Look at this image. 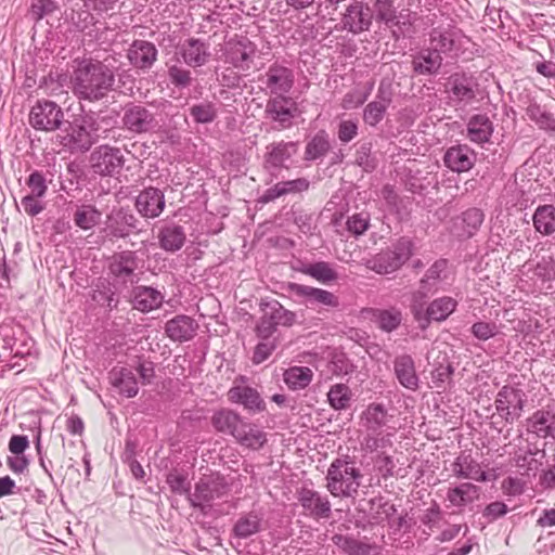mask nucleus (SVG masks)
Masks as SVG:
<instances>
[{
  "instance_id": "nucleus-28",
  "label": "nucleus",
  "mask_w": 555,
  "mask_h": 555,
  "mask_svg": "<svg viewBox=\"0 0 555 555\" xmlns=\"http://www.w3.org/2000/svg\"><path fill=\"white\" fill-rule=\"evenodd\" d=\"M310 181L305 177L296 178L293 180L280 181L275 183L273 186L268 188L260 195L258 202L260 204H268L274 202L275 199L282 196L295 195L306 192L308 191Z\"/></svg>"
},
{
  "instance_id": "nucleus-46",
  "label": "nucleus",
  "mask_w": 555,
  "mask_h": 555,
  "mask_svg": "<svg viewBox=\"0 0 555 555\" xmlns=\"http://www.w3.org/2000/svg\"><path fill=\"white\" fill-rule=\"evenodd\" d=\"M101 220L102 212L92 204L77 205L73 214L75 225L83 231L93 229Z\"/></svg>"
},
{
  "instance_id": "nucleus-49",
  "label": "nucleus",
  "mask_w": 555,
  "mask_h": 555,
  "mask_svg": "<svg viewBox=\"0 0 555 555\" xmlns=\"http://www.w3.org/2000/svg\"><path fill=\"white\" fill-rule=\"evenodd\" d=\"M260 530L261 517L255 512H249L236 520L232 528V534L238 539H248Z\"/></svg>"
},
{
  "instance_id": "nucleus-57",
  "label": "nucleus",
  "mask_w": 555,
  "mask_h": 555,
  "mask_svg": "<svg viewBox=\"0 0 555 555\" xmlns=\"http://www.w3.org/2000/svg\"><path fill=\"white\" fill-rule=\"evenodd\" d=\"M485 220V214L480 208L472 207L462 212V222L468 236H473Z\"/></svg>"
},
{
  "instance_id": "nucleus-59",
  "label": "nucleus",
  "mask_w": 555,
  "mask_h": 555,
  "mask_svg": "<svg viewBox=\"0 0 555 555\" xmlns=\"http://www.w3.org/2000/svg\"><path fill=\"white\" fill-rule=\"evenodd\" d=\"M526 113L531 120L535 121L540 126V128L555 130V119L553 115L542 109L539 104H530L527 107Z\"/></svg>"
},
{
  "instance_id": "nucleus-7",
  "label": "nucleus",
  "mask_w": 555,
  "mask_h": 555,
  "mask_svg": "<svg viewBox=\"0 0 555 555\" xmlns=\"http://www.w3.org/2000/svg\"><path fill=\"white\" fill-rule=\"evenodd\" d=\"M299 142L297 141H275L266 146L263 154V169L271 178V181L279 178L282 169H289L293 164V157L297 155Z\"/></svg>"
},
{
  "instance_id": "nucleus-47",
  "label": "nucleus",
  "mask_w": 555,
  "mask_h": 555,
  "mask_svg": "<svg viewBox=\"0 0 555 555\" xmlns=\"http://www.w3.org/2000/svg\"><path fill=\"white\" fill-rule=\"evenodd\" d=\"M296 270L300 273L311 276L322 284H330L338 279V273L332 264L326 261H317L313 263L301 264Z\"/></svg>"
},
{
  "instance_id": "nucleus-5",
  "label": "nucleus",
  "mask_w": 555,
  "mask_h": 555,
  "mask_svg": "<svg viewBox=\"0 0 555 555\" xmlns=\"http://www.w3.org/2000/svg\"><path fill=\"white\" fill-rule=\"evenodd\" d=\"M121 129L132 135L156 133L162 124L150 105L141 102H128L121 106Z\"/></svg>"
},
{
  "instance_id": "nucleus-64",
  "label": "nucleus",
  "mask_w": 555,
  "mask_h": 555,
  "mask_svg": "<svg viewBox=\"0 0 555 555\" xmlns=\"http://www.w3.org/2000/svg\"><path fill=\"white\" fill-rule=\"evenodd\" d=\"M534 274L544 282L555 281V258L543 256L535 264Z\"/></svg>"
},
{
  "instance_id": "nucleus-29",
  "label": "nucleus",
  "mask_w": 555,
  "mask_h": 555,
  "mask_svg": "<svg viewBox=\"0 0 555 555\" xmlns=\"http://www.w3.org/2000/svg\"><path fill=\"white\" fill-rule=\"evenodd\" d=\"M443 57L430 47L422 48L412 56V69L420 76H436L440 73Z\"/></svg>"
},
{
  "instance_id": "nucleus-53",
  "label": "nucleus",
  "mask_w": 555,
  "mask_h": 555,
  "mask_svg": "<svg viewBox=\"0 0 555 555\" xmlns=\"http://www.w3.org/2000/svg\"><path fill=\"white\" fill-rule=\"evenodd\" d=\"M373 315L378 327L386 333L396 331L402 322V313L396 308L377 309Z\"/></svg>"
},
{
  "instance_id": "nucleus-36",
  "label": "nucleus",
  "mask_w": 555,
  "mask_h": 555,
  "mask_svg": "<svg viewBox=\"0 0 555 555\" xmlns=\"http://www.w3.org/2000/svg\"><path fill=\"white\" fill-rule=\"evenodd\" d=\"M404 10L399 13L395 7L393 0H375L371 7L372 21L383 24L387 28H393L401 23Z\"/></svg>"
},
{
  "instance_id": "nucleus-52",
  "label": "nucleus",
  "mask_w": 555,
  "mask_h": 555,
  "mask_svg": "<svg viewBox=\"0 0 555 555\" xmlns=\"http://www.w3.org/2000/svg\"><path fill=\"white\" fill-rule=\"evenodd\" d=\"M313 372L308 366H292L283 374V380L292 390H301L309 386Z\"/></svg>"
},
{
  "instance_id": "nucleus-38",
  "label": "nucleus",
  "mask_w": 555,
  "mask_h": 555,
  "mask_svg": "<svg viewBox=\"0 0 555 555\" xmlns=\"http://www.w3.org/2000/svg\"><path fill=\"white\" fill-rule=\"evenodd\" d=\"M112 385L126 398H133L139 392L138 379L127 367H114L109 372Z\"/></svg>"
},
{
  "instance_id": "nucleus-4",
  "label": "nucleus",
  "mask_w": 555,
  "mask_h": 555,
  "mask_svg": "<svg viewBox=\"0 0 555 555\" xmlns=\"http://www.w3.org/2000/svg\"><path fill=\"white\" fill-rule=\"evenodd\" d=\"M259 307L262 314L256 323L255 334L260 340L272 338L279 325L291 327L297 322L296 313L276 299H261Z\"/></svg>"
},
{
  "instance_id": "nucleus-62",
  "label": "nucleus",
  "mask_w": 555,
  "mask_h": 555,
  "mask_svg": "<svg viewBox=\"0 0 555 555\" xmlns=\"http://www.w3.org/2000/svg\"><path fill=\"white\" fill-rule=\"evenodd\" d=\"M356 164L365 172H372L376 166V158L372 155V143H363L356 151Z\"/></svg>"
},
{
  "instance_id": "nucleus-15",
  "label": "nucleus",
  "mask_w": 555,
  "mask_h": 555,
  "mask_svg": "<svg viewBox=\"0 0 555 555\" xmlns=\"http://www.w3.org/2000/svg\"><path fill=\"white\" fill-rule=\"evenodd\" d=\"M297 500L302 514L309 518L320 520L332 516V504L326 494L304 486L297 490Z\"/></svg>"
},
{
  "instance_id": "nucleus-21",
  "label": "nucleus",
  "mask_w": 555,
  "mask_h": 555,
  "mask_svg": "<svg viewBox=\"0 0 555 555\" xmlns=\"http://www.w3.org/2000/svg\"><path fill=\"white\" fill-rule=\"evenodd\" d=\"M256 51L257 47L249 38L241 37L228 43L225 59L234 68L247 72L251 68Z\"/></svg>"
},
{
  "instance_id": "nucleus-12",
  "label": "nucleus",
  "mask_w": 555,
  "mask_h": 555,
  "mask_svg": "<svg viewBox=\"0 0 555 555\" xmlns=\"http://www.w3.org/2000/svg\"><path fill=\"white\" fill-rule=\"evenodd\" d=\"M140 220L126 207L114 208L106 216L105 232L112 238H126L133 233H140Z\"/></svg>"
},
{
  "instance_id": "nucleus-1",
  "label": "nucleus",
  "mask_w": 555,
  "mask_h": 555,
  "mask_svg": "<svg viewBox=\"0 0 555 555\" xmlns=\"http://www.w3.org/2000/svg\"><path fill=\"white\" fill-rule=\"evenodd\" d=\"M114 85L113 69L101 61L82 60L74 70L73 88L79 99L100 101L113 90Z\"/></svg>"
},
{
  "instance_id": "nucleus-43",
  "label": "nucleus",
  "mask_w": 555,
  "mask_h": 555,
  "mask_svg": "<svg viewBox=\"0 0 555 555\" xmlns=\"http://www.w3.org/2000/svg\"><path fill=\"white\" fill-rule=\"evenodd\" d=\"M241 446L260 450L268 441L267 434L256 424L243 422L237 435L234 438Z\"/></svg>"
},
{
  "instance_id": "nucleus-32",
  "label": "nucleus",
  "mask_w": 555,
  "mask_h": 555,
  "mask_svg": "<svg viewBox=\"0 0 555 555\" xmlns=\"http://www.w3.org/2000/svg\"><path fill=\"white\" fill-rule=\"evenodd\" d=\"M543 457H545V450L527 440L526 449H519V452L515 453L514 461L518 468L525 470V475L534 476L542 466Z\"/></svg>"
},
{
  "instance_id": "nucleus-3",
  "label": "nucleus",
  "mask_w": 555,
  "mask_h": 555,
  "mask_svg": "<svg viewBox=\"0 0 555 555\" xmlns=\"http://www.w3.org/2000/svg\"><path fill=\"white\" fill-rule=\"evenodd\" d=\"M414 250V240L403 235L371 258L365 259L364 266L380 275L391 274L400 270L411 259Z\"/></svg>"
},
{
  "instance_id": "nucleus-54",
  "label": "nucleus",
  "mask_w": 555,
  "mask_h": 555,
  "mask_svg": "<svg viewBox=\"0 0 555 555\" xmlns=\"http://www.w3.org/2000/svg\"><path fill=\"white\" fill-rule=\"evenodd\" d=\"M351 390L346 384H335L327 392V401L336 411L346 410L350 406Z\"/></svg>"
},
{
  "instance_id": "nucleus-35",
  "label": "nucleus",
  "mask_w": 555,
  "mask_h": 555,
  "mask_svg": "<svg viewBox=\"0 0 555 555\" xmlns=\"http://www.w3.org/2000/svg\"><path fill=\"white\" fill-rule=\"evenodd\" d=\"M164 295L152 286H135L132 289L131 302L133 308L141 312H150L162 306Z\"/></svg>"
},
{
  "instance_id": "nucleus-10",
  "label": "nucleus",
  "mask_w": 555,
  "mask_h": 555,
  "mask_svg": "<svg viewBox=\"0 0 555 555\" xmlns=\"http://www.w3.org/2000/svg\"><path fill=\"white\" fill-rule=\"evenodd\" d=\"M126 158L119 147L103 144L90 155V164L94 173L102 177H115L120 173Z\"/></svg>"
},
{
  "instance_id": "nucleus-27",
  "label": "nucleus",
  "mask_w": 555,
  "mask_h": 555,
  "mask_svg": "<svg viewBox=\"0 0 555 555\" xmlns=\"http://www.w3.org/2000/svg\"><path fill=\"white\" fill-rule=\"evenodd\" d=\"M178 50L184 64L194 68L204 66L210 57L209 44L199 38L185 39Z\"/></svg>"
},
{
  "instance_id": "nucleus-24",
  "label": "nucleus",
  "mask_w": 555,
  "mask_h": 555,
  "mask_svg": "<svg viewBox=\"0 0 555 555\" xmlns=\"http://www.w3.org/2000/svg\"><path fill=\"white\" fill-rule=\"evenodd\" d=\"M476 158V152L467 144H455L446 150L443 164L451 171L462 173L475 166Z\"/></svg>"
},
{
  "instance_id": "nucleus-42",
  "label": "nucleus",
  "mask_w": 555,
  "mask_h": 555,
  "mask_svg": "<svg viewBox=\"0 0 555 555\" xmlns=\"http://www.w3.org/2000/svg\"><path fill=\"white\" fill-rule=\"evenodd\" d=\"M332 542L347 555H377V546L354 539L351 535L335 533Z\"/></svg>"
},
{
  "instance_id": "nucleus-23",
  "label": "nucleus",
  "mask_w": 555,
  "mask_h": 555,
  "mask_svg": "<svg viewBox=\"0 0 555 555\" xmlns=\"http://www.w3.org/2000/svg\"><path fill=\"white\" fill-rule=\"evenodd\" d=\"M429 47L440 56H450L457 48V41L461 37V30L453 25L438 26L433 28L429 34Z\"/></svg>"
},
{
  "instance_id": "nucleus-26",
  "label": "nucleus",
  "mask_w": 555,
  "mask_h": 555,
  "mask_svg": "<svg viewBox=\"0 0 555 555\" xmlns=\"http://www.w3.org/2000/svg\"><path fill=\"white\" fill-rule=\"evenodd\" d=\"M164 330L171 341L186 343L195 337L198 324L190 315L178 314L165 323Z\"/></svg>"
},
{
  "instance_id": "nucleus-58",
  "label": "nucleus",
  "mask_w": 555,
  "mask_h": 555,
  "mask_svg": "<svg viewBox=\"0 0 555 555\" xmlns=\"http://www.w3.org/2000/svg\"><path fill=\"white\" fill-rule=\"evenodd\" d=\"M387 106L384 103L371 101L363 108V121L370 127H376L385 117Z\"/></svg>"
},
{
  "instance_id": "nucleus-19",
  "label": "nucleus",
  "mask_w": 555,
  "mask_h": 555,
  "mask_svg": "<svg viewBox=\"0 0 555 555\" xmlns=\"http://www.w3.org/2000/svg\"><path fill=\"white\" fill-rule=\"evenodd\" d=\"M134 207L139 215L145 219L159 217L166 207L164 191L155 186L144 188L137 195Z\"/></svg>"
},
{
  "instance_id": "nucleus-8",
  "label": "nucleus",
  "mask_w": 555,
  "mask_h": 555,
  "mask_svg": "<svg viewBox=\"0 0 555 555\" xmlns=\"http://www.w3.org/2000/svg\"><path fill=\"white\" fill-rule=\"evenodd\" d=\"M477 91V80L466 73L452 74L446 85L449 103L456 109H465L476 102Z\"/></svg>"
},
{
  "instance_id": "nucleus-22",
  "label": "nucleus",
  "mask_w": 555,
  "mask_h": 555,
  "mask_svg": "<svg viewBox=\"0 0 555 555\" xmlns=\"http://www.w3.org/2000/svg\"><path fill=\"white\" fill-rule=\"evenodd\" d=\"M158 50L156 46L147 40L135 39L127 50L129 64L143 73L149 72L157 62Z\"/></svg>"
},
{
  "instance_id": "nucleus-39",
  "label": "nucleus",
  "mask_w": 555,
  "mask_h": 555,
  "mask_svg": "<svg viewBox=\"0 0 555 555\" xmlns=\"http://www.w3.org/2000/svg\"><path fill=\"white\" fill-rule=\"evenodd\" d=\"M452 473L461 479H473L476 481H486L487 473L482 470L479 464L470 455L460 454L452 463Z\"/></svg>"
},
{
  "instance_id": "nucleus-61",
  "label": "nucleus",
  "mask_w": 555,
  "mask_h": 555,
  "mask_svg": "<svg viewBox=\"0 0 555 555\" xmlns=\"http://www.w3.org/2000/svg\"><path fill=\"white\" fill-rule=\"evenodd\" d=\"M327 369L333 375L345 376L353 371V364L344 352H335L328 361Z\"/></svg>"
},
{
  "instance_id": "nucleus-18",
  "label": "nucleus",
  "mask_w": 555,
  "mask_h": 555,
  "mask_svg": "<svg viewBox=\"0 0 555 555\" xmlns=\"http://www.w3.org/2000/svg\"><path fill=\"white\" fill-rule=\"evenodd\" d=\"M271 95H286L295 83L294 70L280 62L272 63L259 79Z\"/></svg>"
},
{
  "instance_id": "nucleus-2",
  "label": "nucleus",
  "mask_w": 555,
  "mask_h": 555,
  "mask_svg": "<svg viewBox=\"0 0 555 555\" xmlns=\"http://www.w3.org/2000/svg\"><path fill=\"white\" fill-rule=\"evenodd\" d=\"M364 475L350 455L333 460L327 468L325 481L327 491L335 498L349 499L358 494Z\"/></svg>"
},
{
  "instance_id": "nucleus-33",
  "label": "nucleus",
  "mask_w": 555,
  "mask_h": 555,
  "mask_svg": "<svg viewBox=\"0 0 555 555\" xmlns=\"http://www.w3.org/2000/svg\"><path fill=\"white\" fill-rule=\"evenodd\" d=\"M393 372L399 384L409 389L416 390L420 378L416 373L415 362L410 354H401L393 360Z\"/></svg>"
},
{
  "instance_id": "nucleus-17",
  "label": "nucleus",
  "mask_w": 555,
  "mask_h": 555,
  "mask_svg": "<svg viewBox=\"0 0 555 555\" xmlns=\"http://www.w3.org/2000/svg\"><path fill=\"white\" fill-rule=\"evenodd\" d=\"M65 125L68 126L65 128L67 131L65 140L68 141L66 144L72 150L87 152L99 141L98 134L94 133V129L96 130L94 121L90 118L86 119L83 115L79 119H75L74 122L66 121Z\"/></svg>"
},
{
  "instance_id": "nucleus-63",
  "label": "nucleus",
  "mask_w": 555,
  "mask_h": 555,
  "mask_svg": "<svg viewBox=\"0 0 555 555\" xmlns=\"http://www.w3.org/2000/svg\"><path fill=\"white\" fill-rule=\"evenodd\" d=\"M370 221L371 218L367 212L353 214L352 216L348 217L346 221V228L352 235L357 237L365 233L370 227Z\"/></svg>"
},
{
  "instance_id": "nucleus-55",
  "label": "nucleus",
  "mask_w": 555,
  "mask_h": 555,
  "mask_svg": "<svg viewBox=\"0 0 555 555\" xmlns=\"http://www.w3.org/2000/svg\"><path fill=\"white\" fill-rule=\"evenodd\" d=\"M189 112L196 124H211L218 117V108L210 101L193 104Z\"/></svg>"
},
{
  "instance_id": "nucleus-34",
  "label": "nucleus",
  "mask_w": 555,
  "mask_h": 555,
  "mask_svg": "<svg viewBox=\"0 0 555 555\" xmlns=\"http://www.w3.org/2000/svg\"><path fill=\"white\" fill-rule=\"evenodd\" d=\"M331 150L332 140L330 133L325 129H320L307 140L304 160L308 163L321 162Z\"/></svg>"
},
{
  "instance_id": "nucleus-16",
  "label": "nucleus",
  "mask_w": 555,
  "mask_h": 555,
  "mask_svg": "<svg viewBox=\"0 0 555 555\" xmlns=\"http://www.w3.org/2000/svg\"><path fill=\"white\" fill-rule=\"evenodd\" d=\"M285 289L296 297L302 299V304L307 308H338L339 307V298L328 292L326 289L302 285L294 282H289L286 284Z\"/></svg>"
},
{
  "instance_id": "nucleus-13",
  "label": "nucleus",
  "mask_w": 555,
  "mask_h": 555,
  "mask_svg": "<svg viewBox=\"0 0 555 555\" xmlns=\"http://www.w3.org/2000/svg\"><path fill=\"white\" fill-rule=\"evenodd\" d=\"M526 393L512 386H503L495 398L494 404L499 415L508 424L517 421L526 403Z\"/></svg>"
},
{
  "instance_id": "nucleus-20",
  "label": "nucleus",
  "mask_w": 555,
  "mask_h": 555,
  "mask_svg": "<svg viewBox=\"0 0 555 555\" xmlns=\"http://www.w3.org/2000/svg\"><path fill=\"white\" fill-rule=\"evenodd\" d=\"M138 268V257L132 250H124L115 254L109 263V274L121 284L137 283L139 281L135 269Z\"/></svg>"
},
{
  "instance_id": "nucleus-40",
  "label": "nucleus",
  "mask_w": 555,
  "mask_h": 555,
  "mask_svg": "<svg viewBox=\"0 0 555 555\" xmlns=\"http://www.w3.org/2000/svg\"><path fill=\"white\" fill-rule=\"evenodd\" d=\"M244 420L242 416L229 409L216 411L211 416L214 428L221 434L230 435L235 438Z\"/></svg>"
},
{
  "instance_id": "nucleus-48",
  "label": "nucleus",
  "mask_w": 555,
  "mask_h": 555,
  "mask_svg": "<svg viewBox=\"0 0 555 555\" xmlns=\"http://www.w3.org/2000/svg\"><path fill=\"white\" fill-rule=\"evenodd\" d=\"M361 420L367 431L379 434L382 427L387 423V410L382 403H371L363 411Z\"/></svg>"
},
{
  "instance_id": "nucleus-30",
  "label": "nucleus",
  "mask_w": 555,
  "mask_h": 555,
  "mask_svg": "<svg viewBox=\"0 0 555 555\" xmlns=\"http://www.w3.org/2000/svg\"><path fill=\"white\" fill-rule=\"evenodd\" d=\"M494 132L492 120L487 114H475L470 116L466 125L467 139L478 145L489 143Z\"/></svg>"
},
{
  "instance_id": "nucleus-45",
  "label": "nucleus",
  "mask_w": 555,
  "mask_h": 555,
  "mask_svg": "<svg viewBox=\"0 0 555 555\" xmlns=\"http://www.w3.org/2000/svg\"><path fill=\"white\" fill-rule=\"evenodd\" d=\"M534 230L545 236L555 233V206L552 204L539 205L532 216Z\"/></svg>"
},
{
  "instance_id": "nucleus-11",
  "label": "nucleus",
  "mask_w": 555,
  "mask_h": 555,
  "mask_svg": "<svg viewBox=\"0 0 555 555\" xmlns=\"http://www.w3.org/2000/svg\"><path fill=\"white\" fill-rule=\"evenodd\" d=\"M297 104L287 95H271L266 103L263 117L275 124L278 130L288 129L296 117Z\"/></svg>"
},
{
  "instance_id": "nucleus-37",
  "label": "nucleus",
  "mask_w": 555,
  "mask_h": 555,
  "mask_svg": "<svg viewBox=\"0 0 555 555\" xmlns=\"http://www.w3.org/2000/svg\"><path fill=\"white\" fill-rule=\"evenodd\" d=\"M480 488L472 482H462L455 487H450L447 491L446 500L451 506L463 508L479 499Z\"/></svg>"
},
{
  "instance_id": "nucleus-9",
  "label": "nucleus",
  "mask_w": 555,
  "mask_h": 555,
  "mask_svg": "<svg viewBox=\"0 0 555 555\" xmlns=\"http://www.w3.org/2000/svg\"><path fill=\"white\" fill-rule=\"evenodd\" d=\"M29 124L35 130L51 132L66 124L60 105L50 100H40L31 107Z\"/></svg>"
},
{
  "instance_id": "nucleus-51",
  "label": "nucleus",
  "mask_w": 555,
  "mask_h": 555,
  "mask_svg": "<svg viewBox=\"0 0 555 555\" xmlns=\"http://www.w3.org/2000/svg\"><path fill=\"white\" fill-rule=\"evenodd\" d=\"M448 261L446 259L436 260L426 271L425 275L420 281V291L424 294L437 289V284L442 281L446 275Z\"/></svg>"
},
{
  "instance_id": "nucleus-50",
  "label": "nucleus",
  "mask_w": 555,
  "mask_h": 555,
  "mask_svg": "<svg viewBox=\"0 0 555 555\" xmlns=\"http://www.w3.org/2000/svg\"><path fill=\"white\" fill-rule=\"evenodd\" d=\"M118 116V113L114 109L100 111L96 113L89 112L83 114L86 119L90 118L92 121H94V127H96V130L94 129V133L98 134L96 137L99 140L101 138L107 137V132L117 124Z\"/></svg>"
},
{
  "instance_id": "nucleus-31",
  "label": "nucleus",
  "mask_w": 555,
  "mask_h": 555,
  "mask_svg": "<svg viewBox=\"0 0 555 555\" xmlns=\"http://www.w3.org/2000/svg\"><path fill=\"white\" fill-rule=\"evenodd\" d=\"M157 240L162 249L167 253H177L186 242L185 229L175 222L166 223L159 228Z\"/></svg>"
},
{
  "instance_id": "nucleus-60",
  "label": "nucleus",
  "mask_w": 555,
  "mask_h": 555,
  "mask_svg": "<svg viewBox=\"0 0 555 555\" xmlns=\"http://www.w3.org/2000/svg\"><path fill=\"white\" fill-rule=\"evenodd\" d=\"M168 78L170 83L180 90L189 88L193 81L191 70L177 64L168 67Z\"/></svg>"
},
{
  "instance_id": "nucleus-56",
  "label": "nucleus",
  "mask_w": 555,
  "mask_h": 555,
  "mask_svg": "<svg viewBox=\"0 0 555 555\" xmlns=\"http://www.w3.org/2000/svg\"><path fill=\"white\" fill-rule=\"evenodd\" d=\"M166 482L170 488V491L179 495H188L191 493V482L188 479V475L178 472L177 469L171 470L166 476Z\"/></svg>"
},
{
  "instance_id": "nucleus-44",
  "label": "nucleus",
  "mask_w": 555,
  "mask_h": 555,
  "mask_svg": "<svg viewBox=\"0 0 555 555\" xmlns=\"http://www.w3.org/2000/svg\"><path fill=\"white\" fill-rule=\"evenodd\" d=\"M457 307V300L450 296L434 299L426 308L425 323L431 321L442 322L451 315Z\"/></svg>"
},
{
  "instance_id": "nucleus-25",
  "label": "nucleus",
  "mask_w": 555,
  "mask_h": 555,
  "mask_svg": "<svg viewBox=\"0 0 555 555\" xmlns=\"http://www.w3.org/2000/svg\"><path fill=\"white\" fill-rule=\"evenodd\" d=\"M230 402L241 404L250 414L266 411L267 404L259 391L250 386L235 385L228 391Z\"/></svg>"
},
{
  "instance_id": "nucleus-14",
  "label": "nucleus",
  "mask_w": 555,
  "mask_h": 555,
  "mask_svg": "<svg viewBox=\"0 0 555 555\" xmlns=\"http://www.w3.org/2000/svg\"><path fill=\"white\" fill-rule=\"evenodd\" d=\"M372 24L371 7L363 0H352L341 13V29L354 36L369 31Z\"/></svg>"
},
{
  "instance_id": "nucleus-6",
  "label": "nucleus",
  "mask_w": 555,
  "mask_h": 555,
  "mask_svg": "<svg viewBox=\"0 0 555 555\" xmlns=\"http://www.w3.org/2000/svg\"><path fill=\"white\" fill-rule=\"evenodd\" d=\"M229 490L228 482L220 475L202 477L195 483L194 492L190 494V505L199 509L203 514H207L212 506V502L225 496Z\"/></svg>"
},
{
  "instance_id": "nucleus-41",
  "label": "nucleus",
  "mask_w": 555,
  "mask_h": 555,
  "mask_svg": "<svg viewBox=\"0 0 555 555\" xmlns=\"http://www.w3.org/2000/svg\"><path fill=\"white\" fill-rule=\"evenodd\" d=\"M554 416L550 411L538 410L527 418V431L534 434L538 438L546 439L554 437Z\"/></svg>"
}]
</instances>
